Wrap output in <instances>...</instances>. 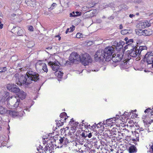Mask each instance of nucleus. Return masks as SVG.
Returning a JSON list of instances; mask_svg holds the SVG:
<instances>
[{"mask_svg":"<svg viewBox=\"0 0 153 153\" xmlns=\"http://www.w3.org/2000/svg\"><path fill=\"white\" fill-rule=\"evenodd\" d=\"M39 79V75L38 74L32 71H29L26 73L25 76H21L20 81H16V83L18 85H21L23 84L25 85H29L33 81H36Z\"/></svg>","mask_w":153,"mask_h":153,"instance_id":"1","label":"nucleus"},{"mask_svg":"<svg viewBox=\"0 0 153 153\" xmlns=\"http://www.w3.org/2000/svg\"><path fill=\"white\" fill-rule=\"evenodd\" d=\"M113 47H108L103 50L105 56H106V61L108 62L110 61L111 59L112 54L114 51L113 49Z\"/></svg>","mask_w":153,"mask_h":153,"instance_id":"2","label":"nucleus"},{"mask_svg":"<svg viewBox=\"0 0 153 153\" xmlns=\"http://www.w3.org/2000/svg\"><path fill=\"white\" fill-rule=\"evenodd\" d=\"M80 58L79 61L82 62L84 65H87L92 62V59L90 55L87 53L80 55Z\"/></svg>","mask_w":153,"mask_h":153,"instance_id":"3","label":"nucleus"},{"mask_svg":"<svg viewBox=\"0 0 153 153\" xmlns=\"http://www.w3.org/2000/svg\"><path fill=\"white\" fill-rule=\"evenodd\" d=\"M103 50H100L97 51L94 55V59L96 61H103L104 60L106 61L105 56Z\"/></svg>","mask_w":153,"mask_h":153,"instance_id":"4","label":"nucleus"},{"mask_svg":"<svg viewBox=\"0 0 153 153\" xmlns=\"http://www.w3.org/2000/svg\"><path fill=\"white\" fill-rule=\"evenodd\" d=\"M132 48V49H131L129 51L128 53L129 55L132 57H137L136 58V60L138 61L140 59V57L142 56L141 55H140V53L137 51V49L136 47Z\"/></svg>","mask_w":153,"mask_h":153,"instance_id":"5","label":"nucleus"},{"mask_svg":"<svg viewBox=\"0 0 153 153\" xmlns=\"http://www.w3.org/2000/svg\"><path fill=\"white\" fill-rule=\"evenodd\" d=\"M9 102H10L11 104H13L14 108L18 107L19 104L20 100L17 96H12L8 97Z\"/></svg>","mask_w":153,"mask_h":153,"instance_id":"6","label":"nucleus"},{"mask_svg":"<svg viewBox=\"0 0 153 153\" xmlns=\"http://www.w3.org/2000/svg\"><path fill=\"white\" fill-rule=\"evenodd\" d=\"M80 58V55H79L76 52H73L70 55L69 60L71 63H76L79 61Z\"/></svg>","mask_w":153,"mask_h":153,"instance_id":"7","label":"nucleus"},{"mask_svg":"<svg viewBox=\"0 0 153 153\" xmlns=\"http://www.w3.org/2000/svg\"><path fill=\"white\" fill-rule=\"evenodd\" d=\"M144 59L146 60L148 64H152L153 68V53L152 52H147L144 56Z\"/></svg>","mask_w":153,"mask_h":153,"instance_id":"8","label":"nucleus"},{"mask_svg":"<svg viewBox=\"0 0 153 153\" xmlns=\"http://www.w3.org/2000/svg\"><path fill=\"white\" fill-rule=\"evenodd\" d=\"M123 56L122 54H114L111 57V59L113 62H116L120 61L122 59Z\"/></svg>","mask_w":153,"mask_h":153,"instance_id":"9","label":"nucleus"},{"mask_svg":"<svg viewBox=\"0 0 153 153\" xmlns=\"http://www.w3.org/2000/svg\"><path fill=\"white\" fill-rule=\"evenodd\" d=\"M112 46L113 47V49L115 48L117 51H119L123 48L124 43L123 42H120L118 43L116 42H114Z\"/></svg>","mask_w":153,"mask_h":153,"instance_id":"10","label":"nucleus"},{"mask_svg":"<svg viewBox=\"0 0 153 153\" xmlns=\"http://www.w3.org/2000/svg\"><path fill=\"white\" fill-rule=\"evenodd\" d=\"M23 112L22 111H16L13 110H10L9 111V114L11 116L13 117H16L18 116H22L23 115Z\"/></svg>","mask_w":153,"mask_h":153,"instance_id":"11","label":"nucleus"},{"mask_svg":"<svg viewBox=\"0 0 153 153\" xmlns=\"http://www.w3.org/2000/svg\"><path fill=\"white\" fill-rule=\"evenodd\" d=\"M58 62H49L48 64L49 65L51 66L52 69L54 71H57L59 67V65H58Z\"/></svg>","mask_w":153,"mask_h":153,"instance_id":"12","label":"nucleus"},{"mask_svg":"<svg viewBox=\"0 0 153 153\" xmlns=\"http://www.w3.org/2000/svg\"><path fill=\"white\" fill-rule=\"evenodd\" d=\"M151 24L149 23L148 21H147L141 22L139 25V27L140 28H144L148 27L150 26Z\"/></svg>","mask_w":153,"mask_h":153,"instance_id":"13","label":"nucleus"},{"mask_svg":"<svg viewBox=\"0 0 153 153\" xmlns=\"http://www.w3.org/2000/svg\"><path fill=\"white\" fill-rule=\"evenodd\" d=\"M40 66V68H42V69L45 72H47L48 71L47 66L43 62H39L37 64V66Z\"/></svg>","mask_w":153,"mask_h":153,"instance_id":"14","label":"nucleus"},{"mask_svg":"<svg viewBox=\"0 0 153 153\" xmlns=\"http://www.w3.org/2000/svg\"><path fill=\"white\" fill-rule=\"evenodd\" d=\"M18 98L21 99L23 100L24 99L26 96V93L23 91H20L18 94Z\"/></svg>","mask_w":153,"mask_h":153,"instance_id":"15","label":"nucleus"},{"mask_svg":"<svg viewBox=\"0 0 153 153\" xmlns=\"http://www.w3.org/2000/svg\"><path fill=\"white\" fill-rule=\"evenodd\" d=\"M59 141L61 143L63 144H66L69 142L67 138H65L64 137H61L59 140Z\"/></svg>","mask_w":153,"mask_h":153,"instance_id":"16","label":"nucleus"},{"mask_svg":"<svg viewBox=\"0 0 153 153\" xmlns=\"http://www.w3.org/2000/svg\"><path fill=\"white\" fill-rule=\"evenodd\" d=\"M136 48L138 53H139L140 55H141V52L142 51L144 50H146L147 47L145 46H139L138 49L137 48V47H136Z\"/></svg>","mask_w":153,"mask_h":153,"instance_id":"17","label":"nucleus"},{"mask_svg":"<svg viewBox=\"0 0 153 153\" xmlns=\"http://www.w3.org/2000/svg\"><path fill=\"white\" fill-rule=\"evenodd\" d=\"M20 91V89L16 86V85H15L11 91L14 93H19Z\"/></svg>","mask_w":153,"mask_h":153,"instance_id":"18","label":"nucleus"},{"mask_svg":"<svg viewBox=\"0 0 153 153\" xmlns=\"http://www.w3.org/2000/svg\"><path fill=\"white\" fill-rule=\"evenodd\" d=\"M76 127H73L71 128V129L68 133V135H71L74 134L76 131Z\"/></svg>","mask_w":153,"mask_h":153,"instance_id":"19","label":"nucleus"},{"mask_svg":"<svg viewBox=\"0 0 153 153\" xmlns=\"http://www.w3.org/2000/svg\"><path fill=\"white\" fill-rule=\"evenodd\" d=\"M152 33V31L150 30H144L143 36H149Z\"/></svg>","mask_w":153,"mask_h":153,"instance_id":"20","label":"nucleus"},{"mask_svg":"<svg viewBox=\"0 0 153 153\" xmlns=\"http://www.w3.org/2000/svg\"><path fill=\"white\" fill-rule=\"evenodd\" d=\"M136 147L134 146H131L129 148V152L130 153H134L136 152Z\"/></svg>","mask_w":153,"mask_h":153,"instance_id":"21","label":"nucleus"},{"mask_svg":"<svg viewBox=\"0 0 153 153\" xmlns=\"http://www.w3.org/2000/svg\"><path fill=\"white\" fill-rule=\"evenodd\" d=\"M121 33L122 35H125L127 33H131V30H130L124 29L122 30Z\"/></svg>","mask_w":153,"mask_h":153,"instance_id":"22","label":"nucleus"},{"mask_svg":"<svg viewBox=\"0 0 153 153\" xmlns=\"http://www.w3.org/2000/svg\"><path fill=\"white\" fill-rule=\"evenodd\" d=\"M136 33L139 35L142 36L143 35L144 30H142L141 29L137 30H136Z\"/></svg>","mask_w":153,"mask_h":153,"instance_id":"23","label":"nucleus"},{"mask_svg":"<svg viewBox=\"0 0 153 153\" xmlns=\"http://www.w3.org/2000/svg\"><path fill=\"white\" fill-rule=\"evenodd\" d=\"M55 74L56 76H57L59 77L63 76V73L60 71H58L57 70L55 72Z\"/></svg>","mask_w":153,"mask_h":153,"instance_id":"24","label":"nucleus"},{"mask_svg":"<svg viewBox=\"0 0 153 153\" xmlns=\"http://www.w3.org/2000/svg\"><path fill=\"white\" fill-rule=\"evenodd\" d=\"M15 85L14 84H8L7 86V88L11 91Z\"/></svg>","mask_w":153,"mask_h":153,"instance_id":"25","label":"nucleus"},{"mask_svg":"<svg viewBox=\"0 0 153 153\" xmlns=\"http://www.w3.org/2000/svg\"><path fill=\"white\" fill-rule=\"evenodd\" d=\"M18 30V31L17 34L19 36H22L24 34V31L23 30L20 29V28H19Z\"/></svg>","mask_w":153,"mask_h":153,"instance_id":"26","label":"nucleus"},{"mask_svg":"<svg viewBox=\"0 0 153 153\" xmlns=\"http://www.w3.org/2000/svg\"><path fill=\"white\" fill-rule=\"evenodd\" d=\"M6 110L2 106H0V114H4L5 113Z\"/></svg>","mask_w":153,"mask_h":153,"instance_id":"27","label":"nucleus"},{"mask_svg":"<svg viewBox=\"0 0 153 153\" xmlns=\"http://www.w3.org/2000/svg\"><path fill=\"white\" fill-rule=\"evenodd\" d=\"M128 126H129L130 127H132L134 126V123L133 121L131 120L128 122Z\"/></svg>","mask_w":153,"mask_h":153,"instance_id":"28","label":"nucleus"},{"mask_svg":"<svg viewBox=\"0 0 153 153\" xmlns=\"http://www.w3.org/2000/svg\"><path fill=\"white\" fill-rule=\"evenodd\" d=\"M83 37V34L80 33H78L76 35V37L78 38H80Z\"/></svg>","mask_w":153,"mask_h":153,"instance_id":"29","label":"nucleus"},{"mask_svg":"<svg viewBox=\"0 0 153 153\" xmlns=\"http://www.w3.org/2000/svg\"><path fill=\"white\" fill-rule=\"evenodd\" d=\"M75 13L76 14V15H73L74 17H76L77 16H80L81 14V13H80L78 11H76Z\"/></svg>","mask_w":153,"mask_h":153,"instance_id":"30","label":"nucleus"},{"mask_svg":"<svg viewBox=\"0 0 153 153\" xmlns=\"http://www.w3.org/2000/svg\"><path fill=\"white\" fill-rule=\"evenodd\" d=\"M6 70V68L5 67L0 68V72H4Z\"/></svg>","mask_w":153,"mask_h":153,"instance_id":"31","label":"nucleus"},{"mask_svg":"<svg viewBox=\"0 0 153 153\" xmlns=\"http://www.w3.org/2000/svg\"><path fill=\"white\" fill-rule=\"evenodd\" d=\"M56 6V3H53L52 4L51 7L49 9L51 10H53L54 8Z\"/></svg>","mask_w":153,"mask_h":153,"instance_id":"32","label":"nucleus"},{"mask_svg":"<svg viewBox=\"0 0 153 153\" xmlns=\"http://www.w3.org/2000/svg\"><path fill=\"white\" fill-rule=\"evenodd\" d=\"M143 130H142V129H138L137 131H135V132L137 133V134H139V133H141V134L142 133V132H143Z\"/></svg>","mask_w":153,"mask_h":153,"instance_id":"33","label":"nucleus"},{"mask_svg":"<svg viewBox=\"0 0 153 153\" xmlns=\"http://www.w3.org/2000/svg\"><path fill=\"white\" fill-rule=\"evenodd\" d=\"M150 146V148L149 152L151 153H153V144L151 146Z\"/></svg>","mask_w":153,"mask_h":153,"instance_id":"34","label":"nucleus"},{"mask_svg":"<svg viewBox=\"0 0 153 153\" xmlns=\"http://www.w3.org/2000/svg\"><path fill=\"white\" fill-rule=\"evenodd\" d=\"M28 30L30 31H33V27L32 26H30L28 27Z\"/></svg>","mask_w":153,"mask_h":153,"instance_id":"35","label":"nucleus"},{"mask_svg":"<svg viewBox=\"0 0 153 153\" xmlns=\"http://www.w3.org/2000/svg\"><path fill=\"white\" fill-rule=\"evenodd\" d=\"M66 114L65 112H63L61 113L60 115V117L61 118H62L63 116H65V115H66Z\"/></svg>","mask_w":153,"mask_h":153,"instance_id":"36","label":"nucleus"},{"mask_svg":"<svg viewBox=\"0 0 153 153\" xmlns=\"http://www.w3.org/2000/svg\"><path fill=\"white\" fill-rule=\"evenodd\" d=\"M75 27L74 26H72V27H71L70 28V32H72L74 30Z\"/></svg>","mask_w":153,"mask_h":153,"instance_id":"37","label":"nucleus"},{"mask_svg":"<svg viewBox=\"0 0 153 153\" xmlns=\"http://www.w3.org/2000/svg\"><path fill=\"white\" fill-rule=\"evenodd\" d=\"M4 94H5V95H4L3 96L4 97H7V96H8L9 95V93L8 92H4Z\"/></svg>","mask_w":153,"mask_h":153,"instance_id":"38","label":"nucleus"},{"mask_svg":"<svg viewBox=\"0 0 153 153\" xmlns=\"http://www.w3.org/2000/svg\"><path fill=\"white\" fill-rule=\"evenodd\" d=\"M44 149L45 150L47 151L50 150V147L48 146H46Z\"/></svg>","mask_w":153,"mask_h":153,"instance_id":"39","label":"nucleus"},{"mask_svg":"<svg viewBox=\"0 0 153 153\" xmlns=\"http://www.w3.org/2000/svg\"><path fill=\"white\" fill-rule=\"evenodd\" d=\"M75 13L74 11H73L72 12V13H70V17H74L73 15H75Z\"/></svg>","mask_w":153,"mask_h":153,"instance_id":"40","label":"nucleus"},{"mask_svg":"<svg viewBox=\"0 0 153 153\" xmlns=\"http://www.w3.org/2000/svg\"><path fill=\"white\" fill-rule=\"evenodd\" d=\"M120 116L119 115H116V117H115V119L116 120L120 118Z\"/></svg>","mask_w":153,"mask_h":153,"instance_id":"41","label":"nucleus"},{"mask_svg":"<svg viewBox=\"0 0 153 153\" xmlns=\"http://www.w3.org/2000/svg\"><path fill=\"white\" fill-rule=\"evenodd\" d=\"M151 110V109L150 108H148L146 109L144 111V112L146 113L148 112H149V111Z\"/></svg>","mask_w":153,"mask_h":153,"instance_id":"42","label":"nucleus"},{"mask_svg":"<svg viewBox=\"0 0 153 153\" xmlns=\"http://www.w3.org/2000/svg\"><path fill=\"white\" fill-rule=\"evenodd\" d=\"M112 121L111 119H109L108 120H107L106 121L107 123H108V122H111Z\"/></svg>","mask_w":153,"mask_h":153,"instance_id":"43","label":"nucleus"},{"mask_svg":"<svg viewBox=\"0 0 153 153\" xmlns=\"http://www.w3.org/2000/svg\"><path fill=\"white\" fill-rule=\"evenodd\" d=\"M70 29H69V28H68L67 29V30L65 32L67 34L68 32H70Z\"/></svg>","mask_w":153,"mask_h":153,"instance_id":"44","label":"nucleus"},{"mask_svg":"<svg viewBox=\"0 0 153 153\" xmlns=\"http://www.w3.org/2000/svg\"><path fill=\"white\" fill-rule=\"evenodd\" d=\"M74 120L73 119H71V121L70 122V124L71 123V124H74Z\"/></svg>","mask_w":153,"mask_h":153,"instance_id":"45","label":"nucleus"},{"mask_svg":"<svg viewBox=\"0 0 153 153\" xmlns=\"http://www.w3.org/2000/svg\"><path fill=\"white\" fill-rule=\"evenodd\" d=\"M88 137L89 138H91L92 136V134L91 133H89L88 135Z\"/></svg>","mask_w":153,"mask_h":153,"instance_id":"46","label":"nucleus"},{"mask_svg":"<svg viewBox=\"0 0 153 153\" xmlns=\"http://www.w3.org/2000/svg\"><path fill=\"white\" fill-rule=\"evenodd\" d=\"M123 26L121 24L120 25V26H119V28H120V29H122V28H123Z\"/></svg>","mask_w":153,"mask_h":153,"instance_id":"47","label":"nucleus"},{"mask_svg":"<svg viewBox=\"0 0 153 153\" xmlns=\"http://www.w3.org/2000/svg\"><path fill=\"white\" fill-rule=\"evenodd\" d=\"M129 17H130V18H132L134 16V15L133 14H131L129 15Z\"/></svg>","mask_w":153,"mask_h":153,"instance_id":"48","label":"nucleus"},{"mask_svg":"<svg viewBox=\"0 0 153 153\" xmlns=\"http://www.w3.org/2000/svg\"><path fill=\"white\" fill-rule=\"evenodd\" d=\"M52 48V47H47V48H46V49H49V50H51Z\"/></svg>","mask_w":153,"mask_h":153,"instance_id":"49","label":"nucleus"},{"mask_svg":"<svg viewBox=\"0 0 153 153\" xmlns=\"http://www.w3.org/2000/svg\"><path fill=\"white\" fill-rule=\"evenodd\" d=\"M3 24H1L0 25V28L2 29L3 27Z\"/></svg>","mask_w":153,"mask_h":153,"instance_id":"50","label":"nucleus"},{"mask_svg":"<svg viewBox=\"0 0 153 153\" xmlns=\"http://www.w3.org/2000/svg\"><path fill=\"white\" fill-rule=\"evenodd\" d=\"M124 40L126 41V42H127V41L128 40V38L127 37H126L124 39Z\"/></svg>","mask_w":153,"mask_h":153,"instance_id":"51","label":"nucleus"},{"mask_svg":"<svg viewBox=\"0 0 153 153\" xmlns=\"http://www.w3.org/2000/svg\"><path fill=\"white\" fill-rule=\"evenodd\" d=\"M82 137H86L87 136H85V134L84 133H82Z\"/></svg>","mask_w":153,"mask_h":153,"instance_id":"52","label":"nucleus"},{"mask_svg":"<svg viewBox=\"0 0 153 153\" xmlns=\"http://www.w3.org/2000/svg\"><path fill=\"white\" fill-rule=\"evenodd\" d=\"M63 124V122H61V124H60L59 125H58V126H61Z\"/></svg>","mask_w":153,"mask_h":153,"instance_id":"53","label":"nucleus"},{"mask_svg":"<svg viewBox=\"0 0 153 153\" xmlns=\"http://www.w3.org/2000/svg\"><path fill=\"white\" fill-rule=\"evenodd\" d=\"M96 124L95 123L93 125V126H91L92 128H93V127H95L96 126Z\"/></svg>","mask_w":153,"mask_h":153,"instance_id":"54","label":"nucleus"},{"mask_svg":"<svg viewBox=\"0 0 153 153\" xmlns=\"http://www.w3.org/2000/svg\"><path fill=\"white\" fill-rule=\"evenodd\" d=\"M12 15V16H13V17H14V16H16V14H15L13 13V14H12V15Z\"/></svg>","mask_w":153,"mask_h":153,"instance_id":"55","label":"nucleus"},{"mask_svg":"<svg viewBox=\"0 0 153 153\" xmlns=\"http://www.w3.org/2000/svg\"><path fill=\"white\" fill-rule=\"evenodd\" d=\"M128 60H128H128L127 59V60H125V62H123V63H123V64H124V65H125V62H127V61H128Z\"/></svg>","mask_w":153,"mask_h":153,"instance_id":"56","label":"nucleus"},{"mask_svg":"<svg viewBox=\"0 0 153 153\" xmlns=\"http://www.w3.org/2000/svg\"><path fill=\"white\" fill-rule=\"evenodd\" d=\"M129 41V42H132L133 41V40L132 39H130Z\"/></svg>","mask_w":153,"mask_h":153,"instance_id":"57","label":"nucleus"},{"mask_svg":"<svg viewBox=\"0 0 153 153\" xmlns=\"http://www.w3.org/2000/svg\"><path fill=\"white\" fill-rule=\"evenodd\" d=\"M136 111V110H134V111L132 110L131 111V113H133L134 112H135Z\"/></svg>","mask_w":153,"mask_h":153,"instance_id":"58","label":"nucleus"},{"mask_svg":"<svg viewBox=\"0 0 153 153\" xmlns=\"http://www.w3.org/2000/svg\"><path fill=\"white\" fill-rule=\"evenodd\" d=\"M131 47V45H127V47L128 48V47H129V48H130Z\"/></svg>","mask_w":153,"mask_h":153,"instance_id":"59","label":"nucleus"},{"mask_svg":"<svg viewBox=\"0 0 153 153\" xmlns=\"http://www.w3.org/2000/svg\"><path fill=\"white\" fill-rule=\"evenodd\" d=\"M61 39V37H59V40H60Z\"/></svg>","mask_w":153,"mask_h":153,"instance_id":"60","label":"nucleus"},{"mask_svg":"<svg viewBox=\"0 0 153 153\" xmlns=\"http://www.w3.org/2000/svg\"><path fill=\"white\" fill-rule=\"evenodd\" d=\"M139 14V13H136V15H138Z\"/></svg>","mask_w":153,"mask_h":153,"instance_id":"61","label":"nucleus"},{"mask_svg":"<svg viewBox=\"0 0 153 153\" xmlns=\"http://www.w3.org/2000/svg\"><path fill=\"white\" fill-rule=\"evenodd\" d=\"M107 6H106H106H105V7H104V8H105V7H108V5H107Z\"/></svg>","mask_w":153,"mask_h":153,"instance_id":"62","label":"nucleus"},{"mask_svg":"<svg viewBox=\"0 0 153 153\" xmlns=\"http://www.w3.org/2000/svg\"><path fill=\"white\" fill-rule=\"evenodd\" d=\"M56 37H59V36H58V35H57V36H56Z\"/></svg>","mask_w":153,"mask_h":153,"instance_id":"63","label":"nucleus"},{"mask_svg":"<svg viewBox=\"0 0 153 153\" xmlns=\"http://www.w3.org/2000/svg\"><path fill=\"white\" fill-rule=\"evenodd\" d=\"M84 122V120H83V121H82V123L83 124V123H83V122Z\"/></svg>","mask_w":153,"mask_h":153,"instance_id":"64","label":"nucleus"}]
</instances>
